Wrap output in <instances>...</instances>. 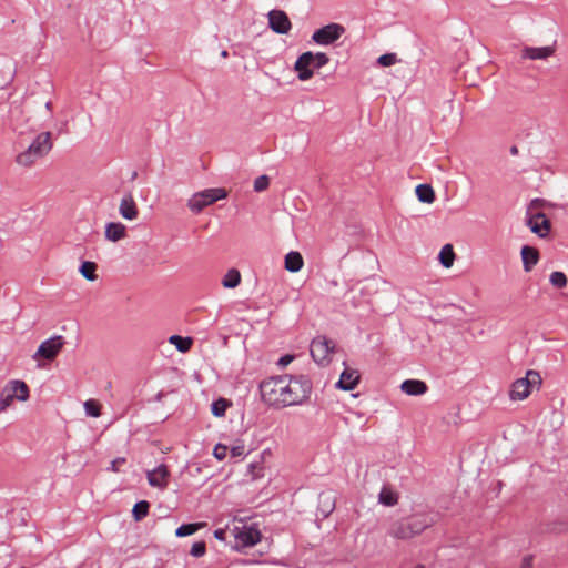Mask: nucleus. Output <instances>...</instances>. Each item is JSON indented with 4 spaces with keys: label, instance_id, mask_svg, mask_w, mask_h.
<instances>
[{
    "label": "nucleus",
    "instance_id": "obj_27",
    "mask_svg": "<svg viewBox=\"0 0 568 568\" xmlns=\"http://www.w3.org/2000/svg\"><path fill=\"white\" fill-rule=\"evenodd\" d=\"M241 282V274L236 268H231L224 275L222 280V285L226 288H234Z\"/></svg>",
    "mask_w": 568,
    "mask_h": 568
},
{
    "label": "nucleus",
    "instance_id": "obj_22",
    "mask_svg": "<svg viewBox=\"0 0 568 568\" xmlns=\"http://www.w3.org/2000/svg\"><path fill=\"white\" fill-rule=\"evenodd\" d=\"M304 265L303 257L300 252L291 251L285 256V268L288 272H298Z\"/></svg>",
    "mask_w": 568,
    "mask_h": 568
},
{
    "label": "nucleus",
    "instance_id": "obj_38",
    "mask_svg": "<svg viewBox=\"0 0 568 568\" xmlns=\"http://www.w3.org/2000/svg\"><path fill=\"white\" fill-rule=\"evenodd\" d=\"M227 446L223 444L215 445L213 449V455L217 460H223L227 455Z\"/></svg>",
    "mask_w": 568,
    "mask_h": 568
},
{
    "label": "nucleus",
    "instance_id": "obj_3",
    "mask_svg": "<svg viewBox=\"0 0 568 568\" xmlns=\"http://www.w3.org/2000/svg\"><path fill=\"white\" fill-rule=\"evenodd\" d=\"M328 61L329 58L326 53L323 52L313 53L311 51H306L302 53L294 64L298 80H310L314 74V69H321L322 67L326 65Z\"/></svg>",
    "mask_w": 568,
    "mask_h": 568
},
{
    "label": "nucleus",
    "instance_id": "obj_17",
    "mask_svg": "<svg viewBox=\"0 0 568 568\" xmlns=\"http://www.w3.org/2000/svg\"><path fill=\"white\" fill-rule=\"evenodd\" d=\"M414 536L423 532L428 528L433 520L426 514H416L406 519Z\"/></svg>",
    "mask_w": 568,
    "mask_h": 568
},
{
    "label": "nucleus",
    "instance_id": "obj_4",
    "mask_svg": "<svg viewBox=\"0 0 568 568\" xmlns=\"http://www.w3.org/2000/svg\"><path fill=\"white\" fill-rule=\"evenodd\" d=\"M542 379L539 372L528 369L525 377L517 378L513 382L509 390V398L513 402L526 399L534 388L541 386Z\"/></svg>",
    "mask_w": 568,
    "mask_h": 568
},
{
    "label": "nucleus",
    "instance_id": "obj_14",
    "mask_svg": "<svg viewBox=\"0 0 568 568\" xmlns=\"http://www.w3.org/2000/svg\"><path fill=\"white\" fill-rule=\"evenodd\" d=\"M119 213L123 219L130 221L138 217L139 211L131 193H128L122 197L119 206Z\"/></svg>",
    "mask_w": 568,
    "mask_h": 568
},
{
    "label": "nucleus",
    "instance_id": "obj_31",
    "mask_svg": "<svg viewBox=\"0 0 568 568\" xmlns=\"http://www.w3.org/2000/svg\"><path fill=\"white\" fill-rule=\"evenodd\" d=\"M10 392H11V389H10L9 385L7 384L0 394V413L6 412L7 408L14 400V398Z\"/></svg>",
    "mask_w": 568,
    "mask_h": 568
},
{
    "label": "nucleus",
    "instance_id": "obj_23",
    "mask_svg": "<svg viewBox=\"0 0 568 568\" xmlns=\"http://www.w3.org/2000/svg\"><path fill=\"white\" fill-rule=\"evenodd\" d=\"M416 195L423 203L430 204L435 201V192L429 184H419L416 187Z\"/></svg>",
    "mask_w": 568,
    "mask_h": 568
},
{
    "label": "nucleus",
    "instance_id": "obj_16",
    "mask_svg": "<svg viewBox=\"0 0 568 568\" xmlns=\"http://www.w3.org/2000/svg\"><path fill=\"white\" fill-rule=\"evenodd\" d=\"M555 52V49L552 47H526L521 51V57L524 59H530V60H546L550 55H552Z\"/></svg>",
    "mask_w": 568,
    "mask_h": 568
},
{
    "label": "nucleus",
    "instance_id": "obj_37",
    "mask_svg": "<svg viewBox=\"0 0 568 568\" xmlns=\"http://www.w3.org/2000/svg\"><path fill=\"white\" fill-rule=\"evenodd\" d=\"M268 185H270V178L267 175H260L254 181V191L263 192L268 187Z\"/></svg>",
    "mask_w": 568,
    "mask_h": 568
},
{
    "label": "nucleus",
    "instance_id": "obj_13",
    "mask_svg": "<svg viewBox=\"0 0 568 568\" xmlns=\"http://www.w3.org/2000/svg\"><path fill=\"white\" fill-rule=\"evenodd\" d=\"M359 378L358 371L345 367L336 383V387L343 390H353L359 383Z\"/></svg>",
    "mask_w": 568,
    "mask_h": 568
},
{
    "label": "nucleus",
    "instance_id": "obj_36",
    "mask_svg": "<svg viewBox=\"0 0 568 568\" xmlns=\"http://www.w3.org/2000/svg\"><path fill=\"white\" fill-rule=\"evenodd\" d=\"M396 62L397 57L395 53H385L377 59V63L382 67H390L394 65Z\"/></svg>",
    "mask_w": 568,
    "mask_h": 568
},
{
    "label": "nucleus",
    "instance_id": "obj_15",
    "mask_svg": "<svg viewBox=\"0 0 568 568\" xmlns=\"http://www.w3.org/2000/svg\"><path fill=\"white\" fill-rule=\"evenodd\" d=\"M400 390L409 396H420L428 390V386L420 379H406L400 384Z\"/></svg>",
    "mask_w": 568,
    "mask_h": 568
},
{
    "label": "nucleus",
    "instance_id": "obj_40",
    "mask_svg": "<svg viewBox=\"0 0 568 568\" xmlns=\"http://www.w3.org/2000/svg\"><path fill=\"white\" fill-rule=\"evenodd\" d=\"M532 562H534L532 556H530V555L525 556L521 560L519 568H532Z\"/></svg>",
    "mask_w": 568,
    "mask_h": 568
},
{
    "label": "nucleus",
    "instance_id": "obj_32",
    "mask_svg": "<svg viewBox=\"0 0 568 568\" xmlns=\"http://www.w3.org/2000/svg\"><path fill=\"white\" fill-rule=\"evenodd\" d=\"M549 282L552 286L557 288H564L567 286L568 280L565 273L555 271L550 274Z\"/></svg>",
    "mask_w": 568,
    "mask_h": 568
},
{
    "label": "nucleus",
    "instance_id": "obj_41",
    "mask_svg": "<svg viewBox=\"0 0 568 568\" xmlns=\"http://www.w3.org/2000/svg\"><path fill=\"white\" fill-rule=\"evenodd\" d=\"M125 463V458L119 457L111 463V470L119 471L120 466Z\"/></svg>",
    "mask_w": 568,
    "mask_h": 568
},
{
    "label": "nucleus",
    "instance_id": "obj_45",
    "mask_svg": "<svg viewBox=\"0 0 568 568\" xmlns=\"http://www.w3.org/2000/svg\"><path fill=\"white\" fill-rule=\"evenodd\" d=\"M64 126H67V123H64L62 126H60L58 134L64 133Z\"/></svg>",
    "mask_w": 568,
    "mask_h": 568
},
{
    "label": "nucleus",
    "instance_id": "obj_7",
    "mask_svg": "<svg viewBox=\"0 0 568 568\" xmlns=\"http://www.w3.org/2000/svg\"><path fill=\"white\" fill-rule=\"evenodd\" d=\"M232 535L235 539L234 548H246L255 546L261 540V531L253 527H234Z\"/></svg>",
    "mask_w": 568,
    "mask_h": 568
},
{
    "label": "nucleus",
    "instance_id": "obj_48",
    "mask_svg": "<svg viewBox=\"0 0 568 568\" xmlns=\"http://www.w3.org/2000/svg\"><path fill=\"white\" fill-rule=\"evenodd\" d=\"M417 568H423V566H419V567H417Z\"/></svg>",
    "mask_w": 568,
    "mask_h": 568
},
{
    "label": "nucleus",
    "instance_id": "obj_10",
    "mask_svg": "<svg viewBox=\"0 0 568 568\" xmlns=\"http://www.w3.org/2000/svg\"><path fill=\"white\" fill-rule=\"evenodd\" d=\"M526 225L541 239H545L550 232V221L541 212L530 213V210H528L526 213Z\"/></svg>",
    "mask_w": 568,
    "mask_h": 568
},
{
    "label": "nucleus",
    "instance_id": "obj_6",
    "mask_svg": "<svg viewBox=\"0 0 568 568\" xmlns=\"http://www.w3.org/2000/svg\"><path fill=\"white\" fill-rule=\"evenodd\" d=\"M334 343L325 336H317L311 343V356L320 365L329 363V355L334 352Z\"/></svg>",
    "mask_w": 568,
    "mask_h": 568
},
{
    "label": "nucleus",
    "instance_id": "obj_25",
    "mask_svg": "<svg viewBox=\"0 0 568 568\" xmlns=\"http://www.w3.org/2000/svg\"><path fill=\"white\" fill-rule=\"evenodd\" d=\"M205 526L204 523H191V524H183L175 530L176 537H186L195 534L197 530L203 528Z\"/></svg>",
    "mask_w": 568,
    "mask_h": 568
},
{
    "label": "nucleus",
    "instance_id": "obj_43",
    "mask_svg": "<svg viewBox=\"0 0 568 568\" xmlns=\"http://www.w3.org/2000/svg\"><path fill=\"white\" fill-rule=\"evenodd\" d=\"M226 536H227V530H225V529L220 528L214 531V537L219 540L225 541Z\"/></svg>",
    "mask_w": 568,
    "mask_h": 568
},
{
    "label": "nucleus",
    "instance_id": "obj_29",
    "mask_svg": "<svg viewBox=\"0 0 568 568\" xmlns=\"http://www.w3.org/2000/svg\"><path fill=\"white\" fill-rule=\"evenodd\" d=\"M150 504L146 500L138 501L133 509L132 515L136 521L142 520L149 513Z\"/></svg>",
    "mask_w": 568,
    "mask_h": 568
},
{
    "label": "nucleus",
    "instance_id": "obj_44",
    "mask_svg": "<svg viewBox=\"0 0 568 568\" xmlns=\"http://www.w3.org/2000/svg\"><path fill=\"white\" fill-rule=\"evenodd\" d=\"M52 102L51 101H48L45 103V110L48 111L49 115L51 116L52 115Z\"/></svg>",
    "mask_w": 568,
    "mask_h": 568
},
{
    "label": "nucleus",
    "instance_id": "obj_9",
    "mask_svg": "<svg viewBox=\"0 0 568 568\" xmlns=\"http://www.w3.org/2000/svg\"><path fill=\"white\" fill-rule=\"evenodd\" d=\"M64 345V338L61 335H54L43 341L38 351L33 355V359L44 358L48 361L54 359Z\"/></svg>",
    "mask_w": 568,
    "mask_h": 568
},
{
    "label": "nucleus",
    "instance_id": "obj_28",
    "mask_svg": "<svg viewBox=\"0 0 568 568\" xmlns=\"http://www.w3.org/2000/svg\"><path fill=\"white\" fill-rule=\"evenodd\" d=\"M169 342L182 353L187 352L192 346V339L190 337H182L180 335H172Z\"/></svg>",
    "mask_w": 568,
    "mask_h": 568
},
{
    "label": "nucleus",
    "instance_id": "obj_18",
    "mask_svg": "<svg viewBox=\"0 0 568 568\" xmlns=\"http://www.w3.org/2000/svg\"><path fill=\"white\" fill-rule=\"evenodd\" d=\"M520 255L523 260V266L526 272H530L539 261L538 250L529 245H524L521 247Z\"/></svg>",
    "mask_w": 568,
    "mask_h": 568
},
{
    "label": "nucleus",
    "instance_id": "obj_30",
    "mask_svg": "<svg viewBox=\"0 0 568 568\" xmlns=\"http://www.w3.org/2000/svg\"><path fill=\"white\" fill-rule=\"evenodd\" d=\"M230 402L224 398H220L212 403L211 410L212 414L216 417H223L225 415L226 408L230 406Z\"/></svg>",
    "mask_w": 568,
    "mask_h": 568
},
{
    "label": "nucleus",
    "instance_id": "obj_39",
    "mask_svg": "<svg viewBox=\"0 0 568 568\" xmlns=\"http://www.w3.org/2000/svg\"><path fill=\"white\" fill-rule=\"evenodd\" d=\"M230 452L232 457H242L245 453V446L243 444L234 445Z\"/></svg>",
    "mask_w": 568,
    "mask_h": 568
},
{
    "label": "nucleus",
    "instance_id": "obj_21",
    "mask_svg": "<svg viewBox=\"0 0 568 568\" xmlns=\"http://www.w3.org/2000/svg\"><path fill=\"white\" fill-rule=\"evenodd\" d=\"M389 535L397 539H409L414 537L406 519L395 523L389 529Z\"/></svg>",
    "mask_w": 568,
    "mask_h": 568
},
{
    "label": "nucleus",
    "instance_id": "obj_33",
    "mask_svg": "<svg viewBox=\"0 0 568 568\" xmlns=\"http://www.w3.org/2000/svg\"><path fill=\"white\" fill-rule=\"evenodd\" d=\"M379 501L385 506H394L397 504V495L392 490L383 489L379 493Z\"/></svg>",
    "mask_w": 568,
    "mask_h": 568
},
{
    "label": "nucleus",
    "instance_id": "obj_47",
    "mask_svg": "<svg viewBox=\"0 0 568 568\" xmlns=\"http://www.w3.org/2000/svg\"><path fill=\"white\" fill-rule=\"evenodd\" d=\"M511 153H513V154H516V153H517V148H516V146H513V148H511Z\"/></svg>",
    "mask_w": 568,
    "mask_h": 568
},
{
    "label": "nucleus",
    "instance_id": "obj_2",
    "mask_svg": "<svg viewBox=\"0 0 568 568\" xmlns=\"http://www.w3.org/2000/svg\"><path fill=\"white\" fill-rule=\"evenodd\" d=\"M53 148L52 133H39L29 146L19 152L16 156L17 164L29 168L37 163L40 159L44 158Z\"/></svg>",
    "mask_w": 568,
    "mask_h": 568
},
{
    "label": "nucleus",
    "instance_id": "obj_26",
    "mask_svg": "<svg viewBox=\"0 0 568 568\" xmlns=\"http://www.w3.org/2000/svg\"><path fill=\"white\" fill-rule=\"evenodd\" d=\"M97 268L98 266L94 262L84 261L81 264L79 272L85 280L93 282L98 278V275L95 273Z\"/></svg>",
    "mask_w": 568,
    "mask_h": 568
},
{
    "label": "nucleus",
    "instance_id": "obj_8",
    "mask_svg": "<svg viewBox=\"0 0 568 568\" xmlns=\"http://www.w3.org/2000/svg\"><path fill=\"white\" fill-rule=\"evenodd\" d=\"M344 32L345 28L342 24L329 23L317 29L313 33L312 40L317 44L328 45L338 40Z\"/></svg>",
    "mask_w": 568,
    "mask_h": 568
},
{
    "label": "nucleus",
    "instance_id": "obj_34",
    "mask_svg": "<svg viewBox=\"0 0 568 568\" xmlns=\"http://www.w3.org/2000/svg\"><path fill=\"white\" fill-rule=\"evenodd\" d=\"M84 409L87 415L92 417H99L101 414L100 406L98 405V403L91 399L84 403Z\"/></svg>",
    "mask_w": 568,
    "mask_h": 568
},
{
    "label": "nucleus",
    "instance_id": "obj_11",
    "mask_svg": "<svg viewBox=\"0 0 568 568\" xmlns=\"http://www.w3.org/2000/svg\"><path fill=\"white\" fill-rule=\"evenodd\" d=\"M268 26L278 34H287L292 28L288 16L282 10H271L268 12Z\"/></svg>",
    "mask_w": 568,
    "mask_h": 568
},
{
    "label": "nucleus",
    "instance_id": "obj_35",
    "mask_svg": "<svg viewBox=\"0 0 568 568\" xmlns=\"http://www.w3.org/2000/svg\"><path fill=\"white\" fill-rule=\"evenodd\" d=\"M205 552H206V545L204 541L194 542L190 550V555L195 558H200V557L204 556Z\"/></svg>",
    "mask_w": 568,
    "mask_h": 568
},
{
    "label": "nucleus",
    "instance_id": "obj_42",
    "mask_svg": "<svg viewBox=\"0 0 568 568\" xmlns=\"http://www.w3.org/2000/svg\"><path fill=\"white\" fill-rule=\"evenodd\" d=\"M293 358H294L293 355H284L278 359L277 365L281 367H285L293 361Z\"/></svg>",
    "mask_w": 568,
    "mask_h": 568
},
{
    "label": "nucleus",
    "instance_id": "obj_5",
    "mask_svg": "<svg viewBox=\"0 0 568 568\" xmlns=\"http://www.w3.org/2000/svg\"><path fill=\"white\" fill-rule=\"evenodd\" d=\"M227 193L225 189H206L193 194L187 202V206L193 213L199 214L204 207L215 203L219 200L225 199Z\"/></svg>",
    "mask_w": 568,
    "mask_h": 568
},
{
    "label": "nucleus",
    "instance_id": "obj_19",
    "mask_svg": "<svg viewBox=\"0 0 568 568\" xmlns=\"http://www.w3.org/2000/svg\"><path fill=\"white\" fill-rule=\"evenodd\" d=\"M126 236V227L120 222H109L105 225V239L118 242Z\"/></svg>",
    "mask_w": 568,
    "mask_h": 568
},
{
    "label": "nucleus",
    "instance_id": "obj_20",
    "mask_svg": "<svg viewBox=\"0 0 568 568\" xmlns=\"http://www.w3.org/2000/svg\"><path fill=\"white\" fill-rule=\"evenodd\" d=\"M8 385L14 399L26 402L29 398V387L24 382L13 379L10 381Z\"/></svg>",
    "mask_w": 568,
    "mask_h": 568
},
{
    "label": "nucleus",
    "instance_id": "obj_24",
    "mask_svg": "<svg viewBox=\"0 0 568 568\" xmlns=\"http://www.w3.org/2000/svg\"><path fill=\"white\" fill-rule=\"evenodd\" d=\"M438 257H439L440 264L444 267H446V268L450 267L454 264V260H455V253H454L453 246L450 244L444 245L439 252Z\"/></svg>",
    "mask_w": 568,
    "mask_h": 568
},
{
    "label": "nucleus",
    "instance_id": "obj_46",
    "mask_svg": "<svg viewBox=\"0 0 568 568\" xmlns=\"http://www.w3.org/2000/svg\"><path fill=\"white\" fill-rule=\"evenodd\" d=\"M221 55H222L223 58H226V57L229 55V53H227V51H226V50H223V51L221 52Z\"/></svg>",
    "mask_w": 568,
    "mask_h": 568
},
{
    "label": "nucleus",
    "instance_id": "obj_1",
    "mask_svg": "<svg viewBox=\"0 0 568 568\" xmlns=\"http://www.w3.org/2000/svg\"><path fill=\"white\" fill-rule=\"evenodd\" d=\"M312 381L307 375H282L263 381L260 392L263 402L274 408L301 405L312 393Z\"/></svg>",
    "mask_w": 568,
    "mask_h": 568
},
{
    "label": "nucleus",
    "instance_id": "obj_12",
    "mask_svg": "<svg viewBox=\"0 0 568 568\" xmlns=\"http://www.w3.org/2000/svg\"><path fill=\"white\" fill-rule=\"evenodd\" d=\"M169 476L168 467L163 464L159 465L153 470L146 471L148 483L152 487L165 488L168 486Z\"/></svg>",
    "mask_w": 568,
    "mask_h": 568
}]
</instances>
